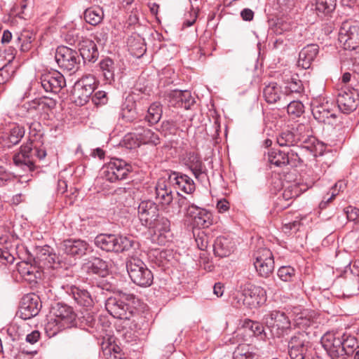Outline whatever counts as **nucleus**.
Masks as SVG:
<instances>
[{
	"mask_svg": "<svg viewBox=\"0 0 359 359\" xmlns=\"http://www.w3.org/2000/svg\"><path fill=\"white\" fill-rule=\"evenodd\" d=\"M320 342L331 359H348L358 348L356 338L348 334L326 332Z\"/></svg>",
	"mask_w": 359,
	"mask_h": 359,
	"instance_id": "1",
	"label": "nucleus"
},
{
	"mask_svg": "<svg viewBox=\"0 0 359 359\" xmlns=\"http://www.w3.org/2000/svg\"><path fill=\"white\" fill-rule=\"evenodd\" d=\"M299 142L303 148L316 156L317 146L320 145V143L311 135V128L309 126L300 123L295 129L283 130L277 136V143L280 147H290Z\"/></svg>",
	"mask_w": 359,
	"mask_h": 359,
	"instance_id": "2",
	"label": "nucleus"
},
{
	"mask_svg": "<svg viewBox=\"0 0 359 359\" xmlns=\"http://www.w3.org/2000/svg\"><path fill=\"white\" fill-rule=\"evenodd\" d=\"M135 241L129 237L111 233H101L95 238V245L102 250L121 253L128 251Z\"/></svg>",
	"mask_w": 359,
	"mask_h": 359,
	"instance_id": "3",
	"label": "nucleus"
},
{
	"mask_svg": "<svg viewBox=\"0 0 359 359\" xmlns=\"http://www.w3.org/2000/svg\"><path fill=\"white\" fill-rule=\"evenodd\" d=\"M46 156L43 148L33 147L32 142H28L20 147V151L13 156L14 164L24 170L34 171L35 170V158L40 160Z\"/></svg>",
	"mask_w": 359,
	"mask_h": 359,
	"instance_id": "4",
	"label": "nucleus"
},
{
	"mask_svg": "<svg viewBox=\"0 0 359 359\" xmlns=\"http://www.w3.org/2000/svg\"><path fill=\"white\" fill-rule=\"evenodd\" d=\"M262 321L273 337H283L288 334L291 330L290 320L283 311H269L263 316Z\"/></svg>",
	"mask_w": 359,
	"mask_h": 359,
	"instance_id": "5",
	"label": "nucleus"
},
{
	"mask_svg": "<svg viewBox=\"0 0 359 359\" xmlns=\"http://www.w3.org/2000/svg\"><path fill=\"white\" fill-rule=\"evenodd\" d=\"M126 269L131 280L138 286H150L154 276L144 262L137 257H130L126 261Z\"/></svg>",
	"mask_w": 359,
	"mask_h": 359,
	"instance_id": "6",
	"label": "nucleus"
},
{
	"mask_svg": "<svg viewBox=\"0 0 359 359\" xmlns=\"http://www.w3.org/2000/svg\"><path fill=\"white\" fill-rule=\"evenodd\" d=\"M55 61L64 71L75 73L80 68L81 58L79 53L67 46H58L55 52Z\"/></svg>",
	"mask_w": 359,
	"mask_h": 359,
	"instance_id": "7",
	"label": "nucleus"
},
{
	"mask_svg": "<svg viewBox=\"0 0 359 359\" xmlns=\"http://www.w3.org/2000/svg\"><path fill=\"white\" fill-rule=\"evenodd\" d=\"M132 166L122 159H112L102 168L103 177L110 182H115L127 178Z\"/></svg>",
	"mask_w": 359,
	"mask_h": 359,
	"instance_id": "8",
	"label": "nucleus"
},
{
	"mask_svg": "<svg viewBox=\"0 0 359 359\" xmlns=\"http://www.w3.org/2000/svg\"><path fill=\"white\" fill-rule=\"evenodd\" d=\"M309 348L308 336L304 332L295 333L288 342V352L291 359H310Z\"/></svg>",
	"mask_w": 359,
	"mask_h": 359,
	"instance_id": "9",
	"label": "nucleus"
},
{
	"mask_svg": "<svg viewBox=\"0 0 359 359\" xmlns=\"http://www.w3.org/2000/svg\"><path fill=\"white\" fill-rule=\"evenodd\" d=\"M59 250L63 254L76 259H80L93 251L90 244L84 240L69 238L60 243Z\"/></svg>",
	"mask_w": 359,
	"mask_h": 359,
	"instance_id": "10",
	"label": "nucleus"
},
{
	"mask_svg": "<svg viewBox=\"0 0 359 359\" xmlns=\"http://www.w3.org/2000/svg\"><path fill=\"white\" fill-rule=\"evenodd\" d=\"M253 264L258 274L267 278L274 269V260L272 252L268 248H260L254 253Z\"/></svg>",
	"mask_w": 359,
	"mask_h": 359,
	"instance_id": "11",
	"label": "nucleus"
},
{
	"mask_svg": "<svg viewBox=\"0 0 359 359\" xmlns=\"http://www.w3.org/2000/svg\"><path fill=\"white\" fill-rule=\"evenodd\" d=\"M105 308L114 318L130 320L134 315L133 309L119 297H110L105 302Z\"/></svg>",
	"mask_w": 359,
	"mask_h": 359,
	"instance_id": "12",
	"label": "nucleus"
},
{
	"mask_svg": "<svg viewBox=\"0 0 359 359\" xmlns=\"http://www.w3.org/2000/svg\"><path fill=\"white\" fill-rule=\"evenodd\" d=\"M339 41L346 50L359 48V27L350 22H344L339 32Z\"/></svg>",
	"mask_w": 359,
	"mask_h": 359,
	"instance_id": "13",
	"label": "nucleus"
},
{
	"mask_svg": "<svg viewBox=\"0 0 359 359\" xmlns=\"http://www.w3.org/2000/svg\"><path fill=\"white\" fill-rule=\"evenodd\" d=\"M184 164L191 171L198 182L203 184L209 182L208 169L197 154L194 152L187 154L184 158Z\"/></svg>",
	"mask_w": 359,
	"mask_h": 359,
	"instance_id": "14",
	"label": "nucleus"
},
{
	"mask_svg": "<svg viewBox=\"0 0 359 359\" xmlns=\"http://www.w3.org/2000/svg\"><path fill=\"white\" fill-rule=\"evenodd\" d=\"M52 313L59 329H66L76 325V315L71 306L57 303L53 307Z\"/></svg>",
	"mask_w": 359,
	"mask_h": 359,
	"instance_id": "15",
	"label": "nucleus"
},
{
	"mask_svg": "<svg viewBox=\"0 0 359 359\" xmlns=\"http://www.w3.org/2000/svg\"><path fill=\"white\" fill-rule=\"evenodd\" d=\"M142 121H135L133 126V135L135 137L136 142L134 146L139 147L140 144H151L156 146L160 144V138L158 133L149 128L142 126Z\"/></svg>",
	"mask_w": 359,
	"mask_h": 359,
	"instance_id": "16",
	"label": "nucleus"
},
{
	"mask_svg": "<svg viewBox=\"0 0 359 359\" xmlns=\"http://www.w3.org/2000/svg\"><path fill=\"white\" fill-rule=\"evenodd\" d=\"M41 309V302L38 295L32 293L24 296L18 311L19 316L28 320L36 316Z\"/></svg>",
	"mask_w": 359,
	"mask_h": 359,
	"instance_id": "17",
	"label": "nucleus"
},
{
	"mask_svg": "<svg viewBox=\"0 0 359 359\" xmlns=\"http://www.w3.org/2000/svg\"><path fill=\"white\" fill-rule=\"evenodd\" d=\"M243 294L245 297L243 304L250 308L259 307L266 300V290L251 283L245 285Z\"/></svg>",
	"mask_w": 359,
	"mask_h": 359,
	"instance_id": "18",
	"label": "nucleus"
},
{
	"mask_svg": "<svg viewBox=\"0 0 359 359\" xmlns=\"http://www.w3.org/2000/svg\"><path fill=\"white\" fill-rule=\"evenodd\" d=\"M41 86L46 92L57 93L66 86L64 76L57 70H51L41 74Z\"/></svg>",
	"mask_w": 359,
	"mask_h": 359,
	"instance_id": "19",
	"label": "nucleus"
},
{
	"mask_svg": "<svg viewBox=\"0 0 359 359\" xmlns=\"http://www.w3.org/2000/svg\"><path fill=\"white\" fill-rule=\"evenodd\" d=\"M62 288L77 305L86 308L93 305V299L88 290L74 285H62Z\"/></svg>",
	"mask_w": 359,
	"mask_h": 359,
	"instance_id": "20",
	"label": "nucleus"
},
{
	"mask_svg": "<svg viewBox=\"0 0 359 359\" xmlns=\"http://www.w3.org/2000/svg\"><path fill=\"white\" fill-rule=\"evenodd\" d=\"M159 215L158 207L154 201H143L139 204L138 217L144 226H150Z\"/></svg>",
	"mask_w": 359,
	"mask_h": 359,
	"instance_id": "21",
	"label": "nucleus"
},
{
	"mask_svg": "<svg viewBox=\"0 0 359 359\" xmlns=\"http://www.w3.org/2000/svg\"><path fill=\"white\" fill-rule=\"evenodd\" d=\"M147 228L153 230L158 243L161 245H165L171 238L170 222L165 217L159 215Z\"/></svg>",
	"mask_w": 359,
	"mask_h": 359,
	"instance_id": "22",
	"label": "nucleus"
},
{
	"mask_svg": "<svg viewBox=\"0 0 359 359\" xmlns=\"http://www.w3.org/2000/svg\"><path fill=\"white\" fill-rule=\"evenodd\" d=\"M337 101L339 109L345 114H349L357 108L359 95L355 90H341L338 95Z\"/></svg>",
	"mask_w": 359,
	"mask_h": 359,
	"instance_id": "23",
	"label": "nucleus"
},
{
	"mask_svg": "<svg viewBox=\"0 0 359 359\" xmlns=\"http://www.w3.org/2000/svg\"><path fill=\"white\" fill-rule=\"evenodd\" d=\"M94 90V82H88V79L78 82L73 93L75 103L80 106L86 104L91 98Z\"/></svg>",
	"mask_w": 359,
	"mask_h": 359,
	"instance_id": "24",
	"label": "nucleus"
},
{
	"mask_svg": "<svg viewBox=\"0 0 359 359\" xmlns=\"http://www.w3.org/2000/svg\"><path fill=\"white\" fill-rule=\"evenodd\" d=\"M83 269L88 275L106 277L109 274L108 263L102 259L93 257L83 265Z\"/></svg>",
	"mask_w": 359,
	"mask_h": 359,
	"instance_id": "25",
	"label": "nucleus"
},
{
	"mask_svg": "<svg viewBox=\"0 0 359 359\" xmlns=\"http://www.w3.org/2000/svg\"><path fill=\"white\" fill-rule=\"evenodd\" d=\"M79 50L80 57L83 58L84 62H95L98 58L97 47L95 42L89 39H82L79 42Z\"/></svg>",
	"mask_w": 359,
	"mask_h": 359,
	"instance_id": "26",
	"label": "nucleus"
},
{
	"mask_svg": "<svg viewBox=\"0 0 359 359\" xmlns=\"http://www.w3.org/2000/svg\"><path fill=\"white\" fill-rule=\"evenodd\" d=\"M235 243L231 238L226 236L217 237L213 244L215 256L219 257H229L234 250Z\"/></svg>",
	"mask_w": 359,
	"mask_h": 359,
	"instance_id": "27",
	"label": "nucleus"
},
{
	"mask_svg": "<svg viewBox=\"0 0 359 359\" xmlns=\"http://www.w3.org/2000/svg\"><path fill=\"white\" fill-rule=\"evenodd\" d=\"M170 180L177 189L186 194H191L195 191L196 186L194 180L186 174L173 172L170 176Z\"/></svg>",
	"mask_w": 359,
	"mask_h": 359,
	"instance_id": "28",
	"label": "nucleus"
},
{
	"mask_svg": "<svg viewBox=\"0 0 359 359\" xmlns=\"http://www.w3.org/2000/svg\"><path fill=\"white\" fill-rule=\"evenodd\" d=\"M263 96L266 102L269 104L278 103L280 104L286 99V95L280 90V87L275 82L266 85L263 90Z\"/></svg>",
	"mask_w": 359,
	"mask_h": 359,
	"instance_id": "29",
	"label": "nucleus"
},
{
	"mask_svg": "<svg viewBox=\"0 0 359 359\" xmlns=\"http://www.w3.org/2000/svg\"><path fill=\"white\" fill-rule=\"evenodd\" d=\"M319 53V46L311 43L304 47L299 54L298 66L309 69Z\"/></svg>",
	"mask_w": 359,
	"mask_h": 359,
	"instance_id": "30",
	"label": "nucleus"
},
{
	"mask_svg": "<svg viewBox=\"0 0 359 359\" xmlns=\"http://www.w3.org/2000/svg\"><path fill=\"white\" fill-rule=\"evenodd\" d=\"M121 118L126 122L135 123L138 118L137 104L133 96H128L123 103L120 113Z\"/></svg>",
	"mask_w": 359,
	"mask_h": 359,
	"instance_id": "31",
	"label": "nucleus"
},
{
	"mask_svg": "<svg viewBox=\"0 0 359 359\" xmlns=\"http://www.w3.org/2000/svg\"><path fill=\"white\" fill-rule=\"evenodd\" d=\"M156 197L163 205H169L173 200L172 191L168 182L158 181L156 185Z\"/></svg>",
	"mask_w": 359,
	"mask_h": 359,
	"instance_id": "32",
	"label": "nucleus"
},
{
	"mask_svg": "<svg viewBox=\"0 0 359 359\" xmlns=\"http://www.w3.org/2000/svg\"><path fill=\"white\" fill-rule=\"evenodd\" d=\"M127 44L130 54L137 58L142 57L147 51L144 39L139 35L130 36Z\"/></svg>",
	"mask_w": 359,
	"mask_h": 359,
	"instance_id": "33",
	"label": "nucleus"
},
{
	"mask_svg": "<svg viewBox=\"0 0 359 359\" xmlns=\"http://www.w3.org/2000/svg\"><path fill=\"white\" fill-rule=\"evenodd\" d=\"M103 8L98 6H92L85 10L83 18L85 21L93 26L100 24L104 19Z\"/></svg>",
	"mask_w": 359,
	"mask_h": 359,
	"instance_id": "34",
	"label": "nucleus"
},
{
	"mask_svg": "<svg viewBox=\"0 0 359 359\" xmlns=\"http://www.w3.org/2000/svg\"><path fill=\"white\" fill-rule=\"evenodd\" d=\"M336 7V0H316L315 11L321 18L330 16Z\"/></svg>",
	"mask_w": 359,
	"mask_h": 359,
	"instance_id": "35",
	"label": "nucleus"
},
{
	"mask_svg": "<svg viewBox=\"0 0 359 359\" xmlns=\"http://www.w3.org/2000/svg\"><path fill=\"white\" fill-rule=\"evenodd\" d=\"M267 161L276 167L285 166L288 163L287 151L271 149L268 151Z\"/></svg>",
	"mask_w": 359,
	"mask_h": 359,
	"instance_id": "36",
	"label": "nucleus"
},
{
	"mask_svg": "<svg viewBox=\"0 0 359 359\" xmlns=\"http://www.w3.org/2000/svg\"><path fill=\"white\" fill-rule=\"evenodd\" d=\"M25 135V130L20 126H14L8 134L4 136L5 146L10 148L18 144Z\"/></svg>",
	"mask_w": 359,
	"mask_h": 359,
	"instance_id": "37",
	"label": "nucleus"
},
{
	"mask_svg": "<svg viewBox=\"0 0 359 359\" xmlns=\"http://www.w3.org/2000/svg\"><path fill=\"white\" fill-rule=\"evenodd\" d=\"M285 95L286 98L292 94L301 95L304 93V88L302 81L299 79L297 75L292 76L285 83Z\"/></svg>",
	"mask_w": 359,
	"mask_h": 359,
	"instance_id": "38",
	"label": "nucleus"
},
{
	"mask_svg": "<svg viewBox=\"0 0 359 359\" xmlns=\"http://www.w3.org/2000/svg\"><path fill=\"white\" fill-rule=\"evenodd\" d=\"M280 107H287V114L292 118L300 117L304 112V105L298 100L290 101L286 98L280 104Z\"/></svg>",
	"mask_w": 359,
	"mask_h": 359,
	"instance_id": "39",
	"label": "nucleus"
},
{
	"mask_svg": "<svg viewBox=\"0 0 359 359\" xmlns=\"http://www.w3.org/2000/svg\"><path fill=\"white\" fill-rule=\"evenodd\" d=\"M17 37L15 43L18 45L22 52H26L31 48V43L34 39V34L29 30L25 29L20 33L16 34Z\"/></svg>",
	"mask_w": 359,
	"mask_h": 359,
	"instance_id": "40",
	"label": "nucleus"
},
{
	"mask_svg": "<svg viewBox=\"0 0 359 359\" xmlns=\"http://www.w3.org/2000/svg\"><path fill=\"white\" fill-rule=\"evenodd\" d=\"M163 114L162 105L160 102H153L148 108L144 120L149 126L157 123L161 118Z\"/></svg>",
	"mask_w": 359,
	"mask_h": 359,
	"instance_id": "41",
	"label": "nucleus"
},
{
	"mask_svg": "<svg viewBox=\"0 0 359 359\" xmlns=\"http://www.w3.org/2000/svg\"><path fill=\"white\" fill-rule=\"evenodd\" d=\"M100 67L107 82L111 83L114 81L115 66L111 58L106 57L101 60Z\"/></svg>",
	"mask_w": 359,
	"mask_h": 359,
	"instance_id": "42",
	"label": "nucleus"
},
{
	"mask_svg": "<svg viewBox=\"0 0 359 359\" xmlns=\"http://www.w3.org/2000/svg\"><path fill=\"white\" fill-rule=\"evenodd\" d=\"M200 214L195 219L194 224L198 228H208L213 223L212 212L204 208L200 210Z\"/></svg>",
	"mask_w": 359,
	"mask_h": 359,
	"instance_id": "43",
	"label": "nucleus"
},
{
	"mask_svg": "<svg viewBox=\"0 0 359 359\" xmlns=\"http://www.w3.org/2000/svg\"><path fill=\"white\" fill-rule=\"evenodd\" d=\"M233 359H257V356L248 344H240L233 353Z\"/></svg>",
	"mask_w": 359,
	"mask_h": 359,
	"instance_id": "44",
	"label": "nucleus"
},
{
	"mask_svg": "<svg viewBox=\"0 0 359 359\" xmlns=\"http://www.w3.org/2000/svg\"><path fill=\"white\" fill-rule=\"evenodd\" d=\"M18 270L20 273L29 281H34L41 277V272L28 263H24L22 266H20Z\"/></svg>",
	"mask_w": 359,
	"mask_h": 359,
	"instance_id": "45",
	"label": "nucleus"
},
{
	"mask_svg": "<svg viewBox=\"0 0 359 359\" xmlns=\"http://www.w3.org/2000/svg\"><path fill=\"white\" fill-rule=\"evenodd\" d=\"M312 114L315 119L318 122H325L330 118L336 117L334 113L323 105L315 107L312 109Z\"/></svg>",
	"mask_w": 359,
	"mask_h": 359,
	"instance_id": "46",
	"label": "nucleus"
},
{
	"mask_svg": "<svg viewBox=\"0 0 359 359\" xmlns=\"http://www.w3.org/2000/svg\"><path fill=\"white\" fill-rule=\"evenodd\" d=\"M243 327L249 329L255 335H262L266 337L264 326L262 323L253 321L250 319H245L243 321Z\"/></svg>",
	"mask_w": 359,
	"mask_h": 359,
	"instance_id": "47",
	"label": "nucleus"
},
{
	"mask_svg": "<svg viewBox=\"0 0 359 359\" xmlns=\"http://www.w3.org/2000/svg\"><path fill=\"white\" fill-rule=\"evenodd\" d=\"M165 97L169 106L181 107V90L175 89L168 91L165 94Z\"/></svg>",
	"mask_w": 359,
	"mask_h": 359,
	"instance_id": "48",
	"label": "nucleus"
},
{
	"mask_svg": "<svg viewBox=\"0 0 359 359\" xmlns=\"http://www.w3.org/2000/svg\"><path fill=\"white\" fill-rule=\"evenodd\" d=\"M64 40L71 46H79V42L81 41L83 36H80V33L76 29H72L65 33H63Z\"/></svg>",
	"mask_w": 359,
	"mask_h": 359,
	"instance_id": "49",
	"label": "nucleus"
},
{
	"mask_svg": "<svg viewBox=\"0 0 359 359\" xmlns=\"http://www.w3.org/2000/svg\"><path fill=\"white\" fill-rule=\"evenodd\" d=\"M39 259L44 260L49 264L59 263V257L50 251V247L45 246L39 251Z\"/></svg>",
	"mask_w": 359,
	"mask_h": 359,
	"instance_id": "50",
	"label": "nucleus"
},
{
	"mask_svg": "<svg viewBox=\"0 0 359 359\" xmlns=\"http://www.w3.org/2000/svg\"><path fill=\"white\" fill-rule=\"evenodd\" d=\"M295 274V270L290 266H283L278 270V276L285 282L291 281Z\"/></svg>",
	"mask_w": 359,
	"mask_h": 359,
	"instance_id": "51",
	"label": "nucleus"
},
{
	"mask_svg": "<svg viewBox=\"0 0 359 359\" xmlns=\"http://www.w3.org/2000/svg\"><path fill=\"white\" fill-rule=\"evenodd\" d=\"M349 51L347 54L348 57L347 62L351 65V70L359 75V47L356 50Z\"/></svg>",
	"mask_w": 359,
	"mask_h": 359,
	"instance_id": "52",
	"label": "nucleus"
},
{
	"mask_svg": "<svg viewBox=\"0 0 359 359\" xmlns=\"http://www.w3.org/2000/svg\"><path fill=\"white\" fill-rule=\"evenodd\" d=\"M195 103V99L189 90H181V107L189 109Z\"/></svg>",
	"mask_w": 359,
	"mask_h": 359,
	"instance_id": "53",
	"label": "nucleus"
},
{
	"mask_svg": "<svg viewBox=\"0 0 359 359\" xmlns=\"http://www.w3.org/2000/svg\"><path fill=\"white\" fill-rule=\"evenodd\" d=\"M55 105L56 102L55 100L47 97H41V101L39 103L40 108L39 112L48 114V112L53 109Z\"/></svg>",
	"mask_w": 359,
	"mask_h": 359,
	"instance_id": "54",
	"label": "nucleus"
},
{
	"mask_svg": "<svg viewBox=\"0 0 359 359\" xmlns=\"http://www.w3.org/2000/svg\"><path fill=\"white\" fill-rule=\"evenodd\" d=\"M287 156H288L287 165H290L291 167H298L303 165L304 161L297 151L288 149L287 151Z\"/></svg>",
	"mask_w": 359,
	"mask_h": 359,
	"instance_id": "55",
	"label": "nucleus"
},
{
	"mask_svg": "<svg viewBox=\"0 0 359 359\" xmlns=\"http://www.w3.org/2000/svg\"><path fill=\"white\" fill-rule=\"evenodd\" d=\"M294 323L300 329H304L311 325L312 320L307 316L306 313L302 312L296 316Z\"/></svg>",
	"mask_w": 359,
	"mask_h": 359,
	"instance_id": "56",
	"label": "nucleus"
},
{
	"mask_svg": "<svg viewBox=\"0 0 359 359\" xmlns=\"http://www.w3.org/2000/svg\"><path fill=\"white\" fill-rule=\"evenodd\" d=\"M105 355L107 359H126L124 353L117 346L109 348Z\"/></svg>",
	"mask_w": 359,
	"mask_h": 359,
	"instance_id": "57",
	"label": "nucleus"
},
{
	"mask_svg": "<svg viewBox=\"0 0 359 359\" xmlns=\"http://www.w3.org/2000/svg\"><path fill=\"white\" fill-rule=\"evenodd\" d=\"M91 100L97 106L105 104L108 100L107 93L102 90H98L94 94H92Z\"/></svg>",
	"mask_w": 359,
	"mask_h": 359,
	"instance_id": "58",
	"label": "nucleus"
},
{
	"mask_svg": "<svg viewBox=\"0 0 359 359\" xmlns=\"http://www.w3.org/2000/svg\"><path fill=\"white\" fill-rule=\"evenodd\" d=\"M346 292L349 295H353L359 291V277L353 276V278L346 282Z\"/></svg>",
	"mask_w": 359,
	"mask_h": 359,
	"instance_id": "59",
	"label": "nucleus"
},
{
	"mask_svg": "<svg viewBox=\"0 0 359 359\" xmlns=\"http://www.w3.org/2000/svg\"><path fill=\"white\" fill-rule=\"evenodd\" d=\"M9 65L8 63H0V85L5 83L11 78Z\"/></svg>",
	"mask_w": 359,
	"mask_h": 359,
	"instance_id": "60",
	"label": "nucleus"
},
{
	"mask_svg": "<svg viewBox=\"0 0 359 359\" xmlns=\"http://www.w3.org/2000/svg\"><path fill=\"white\" fill-rule=\"evenodd\" d=\"M175 204L177 205V212L180 213L184 212L191 203L186 197L178 194V199Z\"/></svg>",
	"mask_w": 359,
	"mask_h": 359,
	"instance_id": "61",
	"label": "nucleus"
},
{
	"mask_svg": "<svg viewBox=\"0 0 359 359\" xmlns=\"http://www.w3.org/2000/svg\"><path fill=\"white\" fill-rule=\"evenodd\" d=\"M196 242L201 250H205L208 245V237L204 232L200 233L196 238Z\"/></svg>",
	"mask_w": 359,
	"mask_h": 359,
	"instance_id": "62",
	"label": "nucleus"
},
{
	"mask_svg": "<svg viewBox=\"0 0 359 359\" xmlns=\"http://www.w3.org/2000/svg\"><path fill=\"white\" fill-rule=\"evenodd\" d=\"M202 209L203 208L191 203L184 213L186 216L191 217L194 222L198 215L200 214V210Z\"/></svg>",
	"mask_w": 359,
	"mask_h": 359,
	"instance_id": "63",
	"label": "nucleus"
},
{
	"mask_svg": "<svg viewBox=\"0 0 359 359\" xmlns=\"http://www.w3.org/2000/svg\"><path fill=\"white\" fill-rule=\"evenodd\" d=\"M4 63H8V65H10L12 61L14 60L15 55L17 53V50L13 46H9L8 48H6L4 50Z\"/></svg>",
	"mask_w": 359,
	"mask_h": 359,
	"instance_id": "64",
	"label": "nucleus"
}]
</instances>
